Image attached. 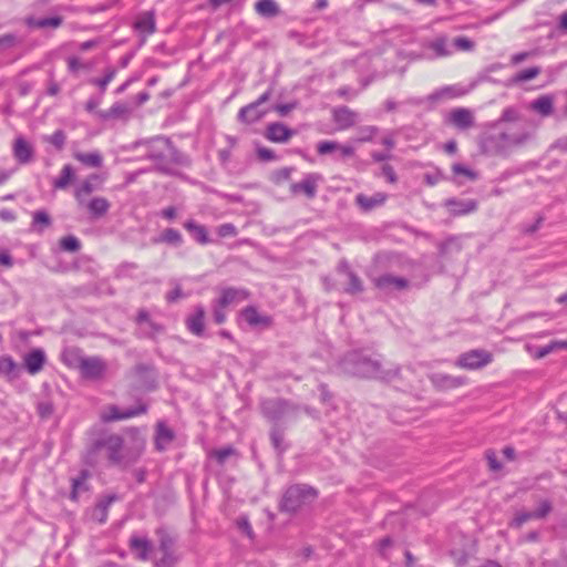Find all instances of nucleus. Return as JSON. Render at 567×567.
<instances>
[{"label":"nucleus","instance_id":"obj_1","mask_svg":"<svg viewBox=\"0 0 567 567\" xmlns=\"http://www.w3.org/2000/svg\"><path fill=\"white\" fill-rule=\"evenodd\" d=\"M145 440L135 433L125 440L106 431L90 432L85 452V463L94 466L102 456H105L111 465L126 468L135 464L143 454Z\"/></svg>","mask_w":567,"mask_h":567},{"label":"nucleus","instance_id":"obj_2","mask_svg":"<svg viewBox=\"0 0 567 567\" xmlns=\"http://www.w3.org/2000/svg\"><path fill=\"white\" fill-rule=\"evenodd\" d=\"M340 369L346 374L392 382L400 378L401 368L394 363H383L378 357H371L360 351L346 354L340 361Z\"/></svg>","mask_w":567,"mask_h":567},{"label":"nucleus","instance_id":"obj_3","mask_svg":"<svg viewBox=\"0 0 567 567\" xmlns=\"http://www.w3.org/2000/svg\"><path fill=\"white\" fill-rule=\"evenodd\" d=\"M147 157L156 163L157 168L168 173L173 165L183 164L184 156L169 138L156 137L148 143Z\"/></svg>","mask_w":567,"mask_h":567},{"label":"nucleus","instance_id":"obj_4","mask_svg":"<svg viewBox=\"0 0 567 567\" xmlns=\"http://www.w3.org/2000/svg\"><path fill=\"white\" fill-rule=\"evenodd\" d=\"M316 497L317 492L313 487L303 484H295L286 489L280 507L285 512L293 513L313 502Z\"/></svg>","mask_w":567,"mask_h":567},{"label":"nucleus","instance_id":"obj_5","mask_svg":"<svg viewBox=\"0 0 567 567\" xmlns=\"http://www.w3.org/2000/svg\"><path fill=\"white\" fill-rule=\"evenodd\" d=\"M297 411L292 403L284 399H268L261 402V412L269 421L295 415Z\"/></svg>","mask_w":567,"mask_h":567},{"label":"nucleus","instance_id":"obj_6","mask_svg":"<svg viewBox=\"0 0 567 567\" xmlns=\"http://www.w3.org/2000/svg\"><path fill=\"white\" fill-rule=\"evenodd\" d=\"M493 361L491 352L483 349H474L462 353L455 361V365L465 370H477Z\"/></svg>","mask_w":567,"mask_h":567},{"label":"nucleus","instance_id":"obj_7","mask_svg":"<svg viewBox=\"0 0 567 567\" xmlns=\"http://www.w3.org/2000/svg\"><path fill=\"white\" fill-rule=\"evenodd\" d=\"M78 369L82 378L86 380H100L106 372L107 364L100 357H80Z\"/></svg>","mask_w":567,"mask_h":567},{"label":"nucleus","instance_id":"obj_8","mask_svg":"<svg viewBox=\"0 0 567 567\" xmlns=\"http://www.w3.org/2000/svg\"><path fill=\"white\" fill-rule=\"evenodd\" d=\"M445 123L458 131L470 130L475 125L474 113L466 107H455L447 114Z\"/></svg>","mask_w":567,"mask_h":567},{"label":"nucleus","instance_id":"obj_9","mask_svg":"<svg viewBox=\"0 0 567 567\" xmlns=\"http://www.w3.org/2000/svg\"><path fill=\"white\" fill-rule=\"evenodd\" d=\"M157 535L159 537V550L162 551V558L155 561L156 567H173L177 560L174 555L173 546L174 539L164 530L158 529Z\"/></svg>","mask_w":567,"mask_h":567},{"label":"nucleus","instance_id":"obj_10","mask_svg":"<svg viewBox=\"0 0 567 567\" xmlns=\"http://www.w3.org/2000/svg\"><path fill=\"white\" fill-rule=\"evenodd\" d=\"M145 411L146 406L141 402L136 403L134 408H120L112 405L105 413H103L102 419L104 422L121 421L142 414Z\"/></svg>","mask_w":567,"mask_h":567},{"label":"nucleus","instance_id":"obj_11","mask_svg":"<svg viewBox=\"0 0 567 567\" xmlns=\"http://www.w3.org/2000/svg\"><path fill=\"white\" fill-rule=\"evenodd\" d=\"M320 179L321 177L318 174H307L301 182L290 185V193L292 195L305 194L308 198H313L317 194V186Z\"/></svg>","mask_w":567,"mask_h":567},{"label":"nucleus","instance_id":"obj_12","mask_svg":"<svg viewBox=\"0 0 567 567\" xmlns=\"http://www.w3.org/2000/svg\"><path fill=\"white\" fill-rule=\"evenodd\" d=\"M429 379L433 386L440 391L460 388L466 383V378L454 377L445 373H432Z\"/></svg>","mask_w":567,"mask_h":567},{"label":"nucleus","instance_id":"obj_13","mask_svg":"<svg viewBox=\"0 0 567 567\" xmlns=\"http://www.w3.org/2000/svg\"><path fill=\"white\" fill-rule=\"evenodd\" d=\"M373 282L378 289L384 292L403 290L409 286V281L405 278L396 277L389 274L374 278Z\"/></svg>","mask_w":567,"mask_h":567},{"label":"nucleus","instance_id":"obj_14","mask_svg":"<svg viewBox=\"0 0 567 567\" xmlns=\"http://www.w3.org/2000/svg\"><path fill=\"white\" fill-rule=\"evenodd\" d=\"M295 134V131L289 128L281 122H274L267 126L265 136L268 141L274 143H286Z\"/></svg>","mask_w":567,"mask_h":567},{"label":"nucleus","instance_id":"obj_15","mask_svg":"<svg viewBox=\"0 0 567 567\" xmlns=\"http://www.w3.org/2000/svg\"><path fill=\"white\" fill-rule=\"evenodd\" d=\"M12 153L20 164H28L33 159L34 148L23 136H18L13 142Z\"/></svg>","mask_w":567,"mask_h":567},{"label":"nucleus","instance_id":"obj_16","mask_svg":"<svg viewBox=\"0 0 567 567\" xmlns=\"http://www.w3.org/2000/svg\"><path fill=\"white\" fill-rule=\"evenodd\" d=\"M45 362V352L40 348L31 350L23 358L24 367L32 375L39 373L43 369Z\"/></svg>","mask_w":567,"mask_h":567},{"label":"nucleus","instance_id":"obj_17","mask_svg":"<svg viewBox=\"0 0 567 567\" xmlns=\"http://www.w3.org/2000/svg\"><path fill=\"white\" fill-rule=\"evenodd\" d=\"M240 316L252 328H267L271 324V317L260 313L257 308L252 306L243 309Z\"/></svg>","mask_w":567,"mask_h":567},{"label":"nucleus","instance_id":"obj_18","mask_svg":"<svg viewBox=\"0 0 567 567\" xmlns=\"http://www.w3.org/2000/svg\"><path fill=\"white\" fill-rule=\"evenodd\" d=\"M529 138L527 132H502L497 136L491 137L496 141L501 148L517 146L524 144Z\"/></svg>","mask_w":567,"mask_h":567},{"label":"nucleus","instance_id":"obj_19","mask_svg":"<svg viewBox=\"0 0 567 567\" xmlns=\"http://www.w3.org/2000/svg\"><path fill=\"white\" fill-rule=\"evenodd\" d=\"M187 329L195 336L202 337L205 328V309L203 306H196L194 312L186 319Z\"/></svg>","mask_w":567,"mask_h":567},{"label":"nucleus","instance_id":"obj_20","mask_svg":"<svg viewBox=\"0 0 567 567\" xmlns=\"http://www.w3.org/2000/svg\"><path fill=\"white\" fill-rule=\"evenodd\" d=\"M24 23L30 29H58L63 23V18L60 16L48 17V18H35L29 16L24 18Z\"/></svg>","mask_w":567,"mask_h":567},{"label":"nucleus","instance_id":"obj_21","mask_svg":"<svg viewBox=\"0 0 567 567\" xmlns=\"http://www.w3.org/2000/svg\"><path fill=\"white\" fill-rule=\"evenodd\" d=\"M445 206L453 215H466L477 209V202L474 199H455L451 198L445 202Z\"/></svg>","mask_w":567,"mask_h":567},{"label":"nucleus","instance_id":"obj_22","mask_svg":"<svg viewBox=\"0 0 567 567\" xmlns=\"http://www.w3.org/2000/svg\"><path fill=\"white\" fill-rule=\"evenodd\" d=\"M386 200V195L384 193H375L372 196H367L364 194H358L355 196V203L363 212H370L379 206H382Z\"/></svg>","mask_w":567,"mask_h":567},{"label":"nucleus","instance_id":"obj_23","mask_svg":"<svg viewBox=\"0 0 567 567\" xmlns=\"http://www.w3.org/2000/svg\"><path fill=\"white\" fill-rule=\"evenodd\" d=\"M130 548L136 554L140 560H147L152 550V544L146 537L132 536Z\"/></svg>","mask_w":567,"mask_h":567},{"label":"nucleus","instance_id":"obj_24","mask_svg":"<svg viewBox=\"0 0 567 567\" xmlns=\"http://www.w3.org/2000/svg\"><path fill=\"white\" fill-rule=\"evenodd\" d=\"M526 349L533 358L543 359L554 351L567 349V340H554L545 347L535 349H533L530 346H527Z\"/></svg>","mask_w":567,"mask_h":567},{"label":"nucleus","instance_id":"obj_25","mask_svg":"<svg viewBox=\"0 0 567 567\" xmlns=\"http://www.w3.org/2000/svg\"><path fill=\"white\" fill-rule=\"evenodd\" d=\"M134 27L141 33H144L146 35L153 34L156 30L154 12L146 11L141 13L136 19Z\"/></svg>","mask_w":567,"mask_h":567},{"label":"nucleus","instance_id":"obj_26","mask_svg":"<svg viewBox=\"0 0 567 567\" xmlns=\"http://www.w3.org/2000/svg\"><path fill=\"white\" fill-rule=\"evenodd\" d=\"M466 93H467V90H465L461 85H446V86H443V87L436 90L435 92H433L429 96V99L431 101H439L442 99H454V97L463 96Z\"/></svg>","mask_w":567,"mask_h":567},{"label":"nucleus","instance_id":"obj_27","mask_svg":"<svg viewBox=\"0 0 567 567\" xmlns=\"http://www.w3.org/2000/svg\"><path fill=\"white\" fill-rule=\"evenodd\" d=\"M530 110L539 115L547 117L554 112V97L551 95H542L530 103Z\"/></svg>","mask_w":567,"mask_h":567},{"label":"nucleus","instance_id":"obj_28","mask_svg":"<svg viewBox=\"0 0 567 567\" xmlns=\"http://www.w3.org/2000/svg\"><path fill=\"white\" fill-rule=\"evenodd\" d=\"M116 501L115 495H109L101 499L92 511V519L103 524L107 519L109 508Z\"/></svg>","mask_w":567,"mask_h":567},{"label":"nucleus","instance_id":"obj_29","mask_svg":"<svg viewBox=\"0 0 567 567\" xmlns=\"http://www.w3.org/2000/svg\"><path fill=\"white\" fill-rule=\"evenodd\" d=\"M248 293L243 289L227 288L221 292L220 298L217 300L220 307H227L247 299Z\"/></svg>","mask_w":567,"mask_h":567},{"label":"nucleus","instance_id":"obj_30","mask_svg":"<svg viewBox=\"0 0 567 567\" xmlns=\"http://www.w3.org/2000/svg\"><path fill=\"white\" fill-rule=\"evenodd\" d=\"M265 113V111L259 110L258 103H250L239 110L238 120L251 124L259 121Z\"/></svg>","mask_w":567,"mask_h":567},{"label":"nucleus","instance_id":"obj_31","mask_svg":"<svg viewBox=\"0 0 567 567\" xmlns=\"http://www.w3.org/2000/svg\"><path fill=\"white\" fill-rule=\"evenodd\" d=\"M131 113L130 107L121 102L114 103L107 111L101 112L100 117L103 120H114V118H127Z\"/></svg>","mask_w":567,"mask_h":567},{"label":"nucleus","instance_id":"obj_32","mask_svg":"<svg viewBox=\"0 0 567 567\" xmlns=\"http://www.w3.org/2000/svg\"><path fill=\"white\" fill-rule=\"evenodd\" d=\"M110 206V202L104 197H94L86 205L90 214L94 218L104 216L109 212Z\"/></svg>","mask_w":567,"mask_h":567},{"label":"nucleus","instance_id":"obj_33","mask_svg":"<svg viewBox=\"0 0 567 567\" xmlns=\"http://www.w3.org/2000/svg\"><path fill=\"white\" fill-rule=\"evenodd\" d=\"M73 157L87 167L97 168L101 167L103 163V157L97 151L91 153L75 152Z\"/></svg>","mask_w":567,"mask_h":567},{"label":"nucleus","instance_id":"obj_34","mask_svg":"<svg viewBox=\"0 0 567 567\" xmlns=\"http://www.w3.org/2000/svg\"><path fill=\"white\" fill-rule=\"evenodd\" d=\"M51 225L52 219L45 210H35L32 214L31 227L35 233L42 234L44 229L49 228Z\"/></svg>","mask_w":567,"mask_h":567},{"label":"nucleus","instance_id":"obj_35","mask_svg":"<svg viewBox=\"0 0 567 567\" xmlns=\"http://www.w3.org/2000/svg\"><path fill=\"white\" fill-rule=\"evenodd\" d=\"M257 13L265 18H272L279 13V7L275 0H259L255 4Z\"/></svg>","mask_w":567,"mask_h":567},{"label":"nucleus","instance_id":"obj_36","mask_svg":"<svg viewBox=\"0 0 567 567\" xmlns=\"http://www.w3.org/2000/svg\"><path fill=\"white\" fill-rule=\"evenodd\" d=\"M75 178V172L73 167L69 164L64 165L61 174L53 182V187L55 189H65Z\"/></svg>","mask_w":567,"mask_h":567},{"label":"nucleus","instance_id":"obj_37","mask_svg":"<svg viewBox=\"0 0 567 567\" xmlns=\"http://www.w3.org/2000/svg\"><path fill=\"white\" fill-rule=\"evenodd\" d=\"M334 120L340 125L348 127L355 123L357 113H354L347 106L338 107L334 110Z\"/></svg>","mask_w":567,"mask_h":567},{"label":"nucleus","instance_id":"obj_38","mask_svg":"<svg viewBox=\"0 0 567 567\" xmlns=\"http://www.w3.org/2000/svg\"><path fill=\"white\" fill-rule=\"evenodd\" d=\"M175 433L172 427H157L155 444L158 451H164L174 440Z\"/></svg>","mask_w":567,"mask_h":567},{"label":"nucleus","instance_id":"obj_39","mask_svg":"<svg viewBox=\"0 0 567 567\" xmlns=\"http://www.w3.org/2000/svg\"><path fill=\"white\" fill-rule=\"evenodd\" d=\"M184 227L189 234L200 244H207L208 243V235L207 230L204 226L198 225L194 220H187L184 224Z\"/></svg>","mask_w":567,"mask_h":567},{"label":"nucleus","instance_id":"obj_40","mask_svg":"<svg viewBox=\"0 0 567 567\" xmlns=\"http://www.w3.org/2000/svg\"><path fill=\"white\" fill-rule=\"evenodd\" d=\"M426 47L434 52L435 58H443L451 54L445 37H437L429 42Z\"/></svg>","mask_w":567,"mask_h":567},{"label":"nucleus","instance_id":"obj_41","mask_svg":"<svg viewBox=\"0 0 567 567\" xmlns=\"http://www.w3.org/2000/svg\"><path fill=\"white\" fill-rule=\"evenodd\" d=\"M17 370L18 365L10 355H3L0 358V375L11 380L17 377Z\"/></svg>","mask_w":567,"mask_h":567},{"label":"nucleus","instance_id":"obj_42","mask_svg":"<svg viewBox=\"0 0 567 567\" xmlns=\"http://www.w3.org/2000/svg\"><path fill=\"white\" fill-rule=\"evenodd\" d=\"M95 179H97V175L93 174L75 189L74 196L80 205H83L84 198L94 190L92 181Z\"/></svg>","mask_w":567,"mask_h":567},{"label":"nucleus","instance_id":"obj_43","mask_svg":"<svg viewBox=\"0 0 567 567\" xmlns=\"http://www.w3.org/2000/svg\"><path fill=\"white\" fill-rule=\"evenodd\" d=\"M539 73H540L539 66H532V68L522 70L512 79V83L516 84V83H523V82L530 81V80L535 79L536 76H538Z\"/></svg>","mask_w":567,"mask_h":567},{"label":"nucleus","instance_id":"obj_44","mask_svg":"<svg viewBox=\"0 0 567 567\" xmlns=\"http://www.w3.org/2000/svg\"><path fill=\"white\" fill-rule=\"evenodd\" d=\"M158 241L166 243L173 246H179L183 239L178 230L174 228H167L161 234Z\"/></svg>","mask_w":567,"mask_h":567},{"label":"nucleus","instance_id":"obj_45","mask_svg":"<svg viewBox=\"0 0 567 567\" xmlns=\"http://www.w3.org/2000/svg\"><path fill=\"white\" fill-rule=\"evenodd\" d=\"M164 328L162 324L153 321L152 319L144 326L140 327V334L147 338H155L157 334L162 333Z\"/></svg>","mask_w":567,"mask_h":567},{"label":"nucleus","instance_id":"obj_46","mask_svg":"<svg viewBox=\"0 0 567 567\" xmlns=\"http://www.w3.org/2000/svg\"><path fill=\"white\" fill-rule=\"evenodd\" d=\"M236 454V450L231 446L213 450L209 452V457H214L219 465H224L228 457Z\"/></svg>","mask_w":567,"mask_h":567},{"label":"nucleus","instance_id":"obj_47","mask_svg":"<svg viewBox=\"0 0 567 567\" xmlns=\"http://www.w3.org/2000/svg\"><path fill=\"white\" fill-rule=\"evenodd\" d=\"M347 278H348V287H347L346 291L348 293L354 295V293L363 291L362 281L353 271H348Z\"/></svg>","mask_w":567,"mask_h":567},{"label":"nucleus","instance_id":"obj_48","mask_svg":"<svg viewBox=\"0 0 567 567\" xmlns=\"http://www.w3.org/2000/svg\"><path fill=\"white\" fill-rule=\"evenodd\" d=\"M271 443L274 447L279 452L282 453L287 449V444L285 443V435L280 427H276L271 434H270Z\"/></svg>","mask_w":567,"mask_h":567},{"label":"nucleus","instance_id":"obj_49","mask_svg":"<svg viewBox=\"0 0 567 567\" xmlns=\"http://www.w3.org/2000/svg\"><path fill=\"white\" fill-rule=\"evenodd\" d=\"M61 249L70 252H76L81 248V243L75 236H66L60 240Z\"/></svg>","mask_w":567,"mask_h":567},{"label":"nucleus","instance_id":"obj_50","mask_svg":"<svg viewBox=\"0 0 567 567\" xmlns=\"http://www.w3.org/2000/svg\"><path fill=\"white\" fill-rule=\"evenodd\" d=\"M45 142L52 144L56 150L61 151L66 141V135L62 130L55 131L52 135L44 137Z\"/></svg>","mask_w":567,"mask_h":567},{"label":"nucleus","instance_id":"obj_51","mask_svg":"<svg viewBox=\"0 0 567 567\" xmlns=\"http://www.w3.org/2000/svg\"><path fill=\"white\" fill-rule=\"evenodd\" d=\"M115 74L116 70L114 68H110L106 70V73L103 78L93 79L91 82L100 87L101 94L103 95V93L106 90V86L114 79Z\"/></svg>","mask_w":567,"mask_h":567},{"label":"nucleus","instance_id":"obj_52","mask_svg":"<svg viewBox=\"0 0 567 567\" xmlns=\"http://www.w3.org/2000/svg\"><path fill=\"white\" fill-rule=\"evenodd\" d=\"M87 476V472L82 471L79 477L72 480V498H76L78 493L87 488L85 485Z\"/></svg>","mask_w":567,"mask_h":567},{"label":"nucleus","instance_id":"obj_53","mask_svg":"<svg viewBox=\"0 0 567 567\" xmlns=\"http://www.w3.org/2000/svg\"><path fill=\"white\" fill-rule=\"evenodd\" d=\"M485 458L487 461L488 470L491 472H499L503 468L502 463L497 458V454L494 450L489 449L485 452Z\"/></svg>","mask_w":567,"mask_h":567},{"label":"nucleus","instance_id":"obj_54","mask_svg":"<svg viewBox=\"0 0 567 567\" xmlns=\"http://www.w3.org/2000/svg\"><path fill=\"white\" fill-rule=\"evenodd\" d=\"M452 172L455 175H462L470 181H475L478 178V174L476 172L460 163L452 166Z\"/></svg>","mask_w":567,"mask_h":567},{"label":"nucleus","instance_id":"obj_55","mask_svg":"<svg viewBox=\"0 0 567 567\" xmlns=\"http://www.w3.org/2000/svg\"><path fill=\"white\" fill-rule=\"evenodd\" d=\"M535 519L534 512H519L513 518L511 526L514 528H520L526 522Z\"/></svg>","mask_w":567,"mask_h":567},{"label":"nucleus","instance_id":"obj_56","mask_svg":"<svg viewBox=\"0 0 567 567\" xmlns=\"http://www.w3.org/2000/svg\"><path fill=\"white\" fill-rule=\"evenodd\" d=\"M553 509V504L549 499H543L536 511H534L535 519L545 518Z\"/></svg>","mask_w":567,"mask_h":567},{"label":"nucleus","instance_id":"obj_57","mask_svg":"<svg viewBox=\"0 0 567 567\" xmlns=\"http://www.w3.org/2000/svg\"><path fill=\"white\" fill-rule=\"evenodd\" d=\"M339 147V143L336 141H321L317 144V152L320 155H327L336 152Z\"/></svg>","mask_w":567,"mask_h":567},{"label":"nucleus","instance_id":"obj_58","mask_svg":"<svg viewBox=\"0 0 567 567\" xmlns=\"http://www.w3.org/2000/svg\"><path fill=\"white\" fill-rule=\"evenodd\" d=\"M537 54L538 50L536 49L530 51L518 52L511 56V62L512 64L517 65L529 58L536 56Z\"/></svg>","mask_w":567,"mask_h":567},{"label":"nucleus","instance_id":"obj_59","mask_svg":"<svg viewBox=\"0 0 567 567\" xmlns=\"http://www.w3.org/2000/svg\"><path fill=\"white\" fill-rule=\"evenodd\" d=\"M454 45L461 51H472L474 49V42L465 37H458L454 40Z\"/></svg>","mask_w":567,"mask_h":567},{"label":"nucleus","instance_id":"obj_60","mask_svg":"<svg viewBox=\"0 0 567 567\" xmlns=\"http://www.w3.org/2000/svg\"><path fill=\"white\" fill-rule=\"evenodd\" d=\"M378 127L375 126H367L360 130V136L358 137V142H369L377 134Z\"/></svg>","mask_w":567,"mask_h":567},{"label":"nucleus","instance_id":"obj_61","mask_svg":"<svg viewBox=\"0 0 567 567\" xmlns=\"http://www.w3.org/2000/svg\"><path fill=\"white\" fill-rule=\"evenodd\" d=\"M519 120V113L514 107H507L503 111L501 120L504 122H515Z\"/></svg>","mask_w":567,"mask_h":567},{"label":"nucleus","instance_id":"obj_62","mask_svg":"<svg viewBox=\"0 0 567 567\" xmlns=\"http://www.w3.org/2000/svg\"><path fill=\"white\" fill-rule=\"evenodd\" d=\"M237 234L236 227L233 224H223L218 227V235L220 237H231Z\"/></svg>","mask_w":567,"mask_h":567},{"label":"nucleus","instance_id":"obj_63","mask_svg":"<svg viewBox=\"0 0 567 567\" xmlns=\"http://www.w3.org/2000/svg\"><path fill=\"white\" fill-rule=\"evenodd\" d=\"M17 43V37L14 34L8 33L0 37V48L9 49L14 47Z\"/></svg>","mask_w":567,"mask_h":567},{"label":"nucleus","instance_id":"obj_64","mask_svg":"<svg viewBox=\"0 0 567 567\" xmlns=\"http://www.w3.org/2000/svg\"><path fill=\"white\" fill-rule=\"evenodd\" d=\"M224 308L225 307H220L218 301H216V303L214 305L213 316H214V320L217 324H221L226 320V313L224 311Z\"/></svg>","mask_w":567,"mask_h":567}]
</instances>
